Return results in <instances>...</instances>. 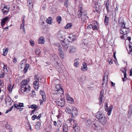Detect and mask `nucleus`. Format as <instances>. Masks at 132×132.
Segmentation results:
<instances>
[{
  "mask_svg": "<svg viewBox=\"0 0 132 132\" xmlns=\"http://www.w3.org/2000/svg\"><path fill=\"white\" fill-rule=\"evenodd\" d=\"M29 80V79L28 78L26 80H23L22 81V82L23 83L21 85V90L22 93H23L24 92L28 93L29 92L30 87L27 83Z\"/></svg>",
  "mask_w": 132,
  "mask_h": 132,
  "instance_id": "f257e3e1",
  "label": "nucleus"
},
{
  "mask_svg": "<svg viewBox=\"0 0 132 132\" xmlns=\"http://www.w3.org/2000/svg\"><path fill=\"white\" fill-rule=\"evenodd\" d=\"M65 111L67 113H71L72 117H75L78 115V111L77 109L74 106H72L71 109L68 107H67Z\"/></svg>",
  "mask_w": 132,
  "mask_h": 132,
  "instance_id": "f03ea898",
  "label": "nucleus"
},
{
  "mask_svg": "<svg viewBox=\"0 0 132 132\" xmlns=\"http://www.w3.org/2000/svg\"><path fill=\"white\" fill-rule=\"evenodd\" d=\"M55 85V87L54 89L55 92L53 93V94L54 95L59 94L61 96V95L63 93V91L62 88L61 87L60 84H58Z\"/></svg>",
  "mask_w": 132,
  "mask_h": 132,
  "instance_id": "7ed1b4c3",
  "label": "nucleus"
},
{
  "mask_svg": "<svg viewBox=\"0 0 132 132\" xmlns=\"http://www.w3.org/2000/svg\"><path fill=\"white\" fill-rule=\"evenodd\" d=\"M108 71H106L104 74L102 81V86L104 87V88H106V85L108 83Z\"/></svg>",
  "mask_w": 132,
  "mask_h": 132,
  "instance_id": "20e7f679",
  "label": "nucleus"
},
{
  "mask_svg": "<svg viewBox=\"0 0 132 132\" xmlns=\"http://www.w3.org/2000/svg\"><path fill=\"white\" fill-rule=\"evenodd\" d=\"M79 9L78 12L79 18L81 16H83L87 15V13L86 11H83V9L81 5H79Z\"/></svg>",
  "mask_w": 132,
  "mask_h": 132,
  "instance_id": "39448f33",
  "label": "nucleus"
},
{
  "mask_svg": "<svg viewBox=\"0 0 132 132\" xmlns=\"http://www.w3.org/2000/svg\"><path fill=\"white\" fill-rule=\"evenodd\" d=\"M34 78L36 80L33 82L34 87L35 89H36V90H37L39 87V76L38 75H35L34 76Z\"/></svg>",
  "mask_w": 132,
  "mask_h": 132,
  "instance_id": "423d86ee",
  "label": "nucleus"
},
{
  "mask_svg": "<svg viewBox=\"0 0 132 132\" xmlns=\"http://www.w3.org/2000/svg\"><path fill=\"white\" fill-rule=\"evenodd\" d=\"M60 43L63 47V49L65 51H67L69 46L68 42L65 39V40L60 42Z\"/></svg>",
  "mask_w": 132,
  "mask_h": 132,
  "instance_id": "0eeeda50",
  "label": "nucleus"
},
{
  "mask_svg": "<svg viewBox=\"0 0 132 132\" xmlns=\"http://www.w3.org/2000/svg\"><path fill=\"white\" fill-rule=\"evenodd\" d=\"M108 104L107 103H105V110L106 111H108L107 114L108 115H110L111 113V111L113 108V106L112 105H111L109 106V108H108Z\"/></svg>",
  "mask_w": 132,
  "mask_h": 132,
  "instance_id": "6e6552de",
  "label": "nucleus"
},
{
  "mask_svg": "<svg viewBox=\"0 0 132 132\" xmlns=\"http://www.w3.org/2000/svg\"><path fill=\"white\" fill-rule=\"evenodd\" d=\"M105 116L103 114L102 112L100 111L97 112L96 114V117L98 119V121Z\"/></svg>",
  "mask_w": 132,
  "mask_h": 132,
  "instance_id": "1a4fd4ad",
  "label": "nucleus"
},
{
  "mask_svg": "<svg viewBox=\"0 0 132 132\" xmlns=\"http://www.w3.org/2000/svg\"><path fill=\"white\" fill-rule=\"evenodd\" d=\"M56 100V101H55L57 105L61 107L64 106L65 104L64 100H58L57 101V100Z\"/></svg>",
  "mask_w": 132,
  "mask_h": 132,
  "instance_id": "9d476101",
  "label": "nucleus"
},
{
  "mask_svg": "<svg viewBox=\"0 0 132 132\" xmlns=\"http://www.w3.org/2000/svg\"><path fill=\"white\" fill-rule=\"evenodd\" d=\"M129 32V30L128 29L125 27L122 28L121 29L120 33L121 34L125 35H127Z\"/></svg>",
  "mask_w": 132,
  "mask_h": 132,
  "instance_id": "9b49d317",
  "label": "nucleus"
},
{
  "mask_svg": "<svg viewBox=\"0 0 132 132\" xmlns=\"http://www.w3.org/2000/svg\"><path fill=\"white\" fill-rule=\"evenodd\" d=\"M76 36L75 35H74L73 34H71L68 37L67 40L69 42H71L76 39Z\"/></svg>",
  "mask_w": 132,
  "mask_h": 132,
  "instance_id": "f8f14e48",
  "label": "nucleus"
},
{
  "mask_svg": "<svg viewBox=\"0 0 132 132\" xmlns=\"http://www.w3.org/2000/svg\"><path fill=\"white\" fill-rule=\"evenodd\" d=\"M102 125H105L106 124L107 121L106 118L105 116L98 121Z\"/></svg>",
  "mask_w": 132,
  "mask_h": 132,
  "instance_id": "ddd939ff",
  "label": "nucleus"
},
{
  "mask_svg": "<svg viewBox=\"0 0 132 132\" xmlns=\"http://www.w3.org/2000/svg\"><path fill=\"white\" fill-rule=\"evenodd\" d=\"M10 7L8 6H4L3 8L1 9L4 14H6L9 12Z\"/></svg>",
  "mask_w": 132,
  "mask_h": 132,
  "instance_id": "4468645a",
  "label": "nucleus"
},
{
  "mask_svg": "<svg viewBox=\"0 0 132 132\" xmlns=\"http://www.w3.org/2000/svg\"><path fill=\"white\" fill-rule=\"evenodd\" d=\"M9 19L8 17H6L2 19L1 22V26L2 27H3L5 24V22L7 21Z\"/></svg>",
  "mask_w": 132,
  "mask_h": 132,
  "instance_id": "2eb2a0df",
  "label": "nucleus"
},
{
  "mask_svg": "<svg viewBox=\"0 0 132 132\" xmlns=\"http://www.w3.org/2000/svg\"><path fill=\"white\" fill-rule=\"evenodd\" d=\"M5 102L7 105L11 106L14 103V102L12 100H5Z\"/></svg>",
  "mask_w": 132,
  "mask_h": 132,
  "instance_id": "dca6fc26",
  "label": "nucleus"
},
{
  "mask_svg": "<svg viewBox=\"0 0 132 132\" xmlns=\"http://www.w3.org/2000/svg\"><path fill=\"white\" fill-rule=\"evenodd\" d=\"M119 24L122 27L125 28V24L124 23V21L123 19L121 18H120L118 21Z\"/></svg>",
  "mask_w": 132,
  "mask_h": 132,
  "instance_id": "f3484780",
  "label": "nucleus"
},
{
  "mask_svg": "<svg viewBox=\"0 0 132 132\" xmlns=\"http://www.w3.org/2000/svg\"><path fill=\"white\" fill-rule=\"evenodd\" d=\"M76 48L73 46H70L69 52L70 53H73L76 50Z\"/></svg>",
  "mask_w": 132,
  "mask_h": 132,
  "instance_id": "a211bd4d",
  "label": "nucleus"
},
{
  "mask_svg": "<svg viewBox=\"0 0 132 132\" xmlns=\"http://www.w3.org/2000/svg\"><path fill=\"white\" fill-rule=\"evenodd\" d=\"M87 67L86 63L83 62L82 64V66L81 67V69L83 71H86L87 70Z\"/></svg>",
  "mask_w": 132,
  "mask_h": 132,
  "instance_id": "6ab92c4d",
  "label": "nucleus"
},
{
  "mask_svg": "<svg viewBox=\"0 0 132 132\" xmlns=\"http://www.w3.org/2000/svg\"><path fill=\"white\" fill-rule=\"evenodd\" d=\"M80 18H81V21L83 23L85 22L88 18L87 15L83 16H80Z\"/></svg>",
  "mask_w": 132,
  "mask_h": 132,
  "instance_id": "aec40b11",
  "label": "nucleus"
},
{
  "mask_svg": "<svg viewBox=\"0 0 132 132\" xmlns=\"http://www.w3.org/2000/svg\"><path fill=\"white\" fill-rule=\"evenodd\" d=\"M73 129L75 132H79L80 130V127L75 123L73 125Z\"/></svg>",
  "mask_w": 132,
  "mask_h": 132,
  "instance_id": "412c9836",
  "label": "nucleus"
},
{
  "mask_svg": "<svg viewBox=\"0 0 132 132\" xmlns=\"http://www.w3.org/2000/svg\"><path fill=\"white\" fill-rule=\"evenodd\" d=\"M41 125V123L39 121L37 122L36 123L35 127L36 129L38 130L39 129Z\"/></svg>",
  "mask_w": 132,
  "mask_h": 132,
  "instance_id": "4be33fe9",
  "label": "nucleus"
},
{
  "mask_svg": "<svg viewBox=\"0 0 132 132\" xmlns=\"http://www.w3.org/2000/svg\"><path fill=\"white\" fill-rule=\"evenodd\" d=\"M51 59L52 60L55 61L58 59V57L56 55H52L51 56Z\"/></svg>",
  "mask_w": 132,
  "mask_h": 132,
  "instance_id": "5701e85b",
  "label": "nucleus"
},
{
  "mask_svg": "<svg viewBox=\"0 0 132 132\" xmlns=\"http://www.w3.org/2000/svg\"><path fill=\"white\" fill-rule=\"evenodd\" d=\"M79 59H75L74 60V65L76 67H78L79 66Z\"/></svg>",
  "mask_w": 132,
  "mask_h": 132,
  "instance_id": "b1692460",
  "label": "nucleus"
},
{
  "mask_svg": "<svg viewBox=\"0 0 132 132\" xmlns=\"http://www.w3.org/2000/svg\"><path fill=\"white\" fill-rule=\"evenodd\" d=\"M100 4L98 3H96L95 4L94 7L97 11H98L100 9Z\"/></svg>",
  "mask_w": 132,
  "mask_h": 132,
  "instance_id": "393cba45",
  "label": "nucleus"
},
{
  "mask_svg": "<svg viewBox=\"0 0 132 132\" xmlns=\"http://www.w3.org/2000/svg\"><path fill=\"white\" fill-rule=\"evenodd\" d=\"M52 18L51 17H49L46 20V22L47 23L51 24L52 23Z\"/></svg>",
  "mask_w": 132,
  "mask_h": 132,
  "instance_id": "a878e982",
  "label": "nucleus"
},
{
  "mask_svg": "<svg viewBox=\"0 0 132 132\" xmlns=\"http://www.w3.org/2000/svg\"><path fill=\"white\" fill-rule=\"evenodd\" d=\"M24 19H22V24H21L20 29H23L24 30Z\"/></svg>",
  "mask_w": 132,
  "mask_h": 132,
  "instance_id": "bb28decb",
  "label": "nucleus"
},
{
  "mask_svg": "<svg viewBox=\"0 0 132 132\" xmlns=\"http://www.w3.org/2000/svg\"><path fill=\"white\" fill-rule=\"evenodd\" d=\"M56 20L59 24L60 23L62 20L61 17L60 16H58L56 18Z\"/></svg>",
  "mask_w": 132,
  "mask_h": 132,
  "instance_id": "cd10ccee",
  "label": "nucleus"
},
{
  "mask_svg": "<svg viewBox=\"0 0 132 132\" xmlns=\"http://www.w3.org/2000/svg\"><path fill=\"white\" fill-rule=\"evenodd\" d=\"M68 127L67 125H63V132H68Z\"/></svg>",
  "mask_w": 132,
  "mask_h": 132,
  "instance_id": "c85d7f7f",
  "label": "nucleus"
},
{
  "mask_svg": "<svg viewBox=\"0 0 132 132\" xmlns=\"http://www.w3.org/2000/svg\"><path fill=\"white\" fill-rule=\"evenodd\" d=\"M29 67V64H27L26 65H25L24 68L23 70L24 73H26L27 72Z\"/></svg>",
  "mask_w": 132,
  "mask_h": 132,
  "instance_id": "c756f323",
  "label": "nucleus"
},
{
  "mask_svg": "<svg viewBox=\"0 0 132 132\" xmlns=\"http://www.w3.org/2000/svg\"><path fill=\"white\" fill-rule=\"evenodd\" d=\"M27 2L28 5L30 6H32L33 3L32 0H27Z\"/></svg>",
  "mask_w": 132,
  "mask_h": 132,
  "instance_id": "7c9ffc66",
  "label": "nucleus"
},
{
  "mask_svg": "<svg viewBox=\"0 0 132 132\" xmlns=\"http://www.w3.org/2000/svg\"><path fill=\"white\" fill-rule=\"evenodd\" d=\"M59 56L61 59H63L64 58V55L63 52H60L59 53Z\"/></svg>",
  "mask_w": 132,
  "mask_h": 132,
  "instance_id": "2f4dec72",
  "label": "nucleus"
},
{
  "mask_svg": "<svg viewBox=\"0 0 132 132\" xmlns=\"http://www.w3.org/2000/svg\"><path fill=\"white\" fill-rule=\"evenodd\" d=\"M72 26V24L71 23L67 24V25L65 27V29H67L68 28H70Z\"/></svg>",
  "mask_w": 132,
  "mask_h": 132,
  "instance_id": "473e14b6",
  "label": "nucleus"
},
{
  "mask_svg": "<svg viewBox=\"0 0 132 132\" xmlns=\"http://www.w3.org/2000/svg\"><path fill=\"white\" fill-rule=\"evenodd\" d=\"M8 50L9 49L7 48H6V49H3V55L4 56H5L6 55Z\"/></svg>",
  "mask_w": 132,
  "mask_h": 132,
  "instance_id": "72a5a7b5",
  "label": "nucleus"
},
{
  "mask_svg": "<svg viewBox=\"0 0 132 132\" xmlns=\"http://www.w3.org/2000/svg\"><path fill=\"white\" fill-rule=\"evenodd\" d=\"M108 18L107 17V16L105 15L104 20V23L105 25H107L108 23Z\"/></svg>",
  "mask_w": 132,
  "mask_h": 132,
  "instance_id": "f704fd0d",
  "label": "nucleus"
},
{
  "mask_svg": "<svg viewBox=\"0 0 132 132\" xmlns=\"http://www.w3.org/2000/svg\"><path fill=\"white\" fill-rule=\"evenodd\" d=\"M30 108L32 109H36L37 108V106L35 104H32L30 105V106L29 107V108Z\"/></svg>",
  "mask_w": 132,
  "mask_h": 132,
  "instance_id": "c9c22d12",
  "label": "nucleus"
},
{
  "mask_svg": "<svg viewBox=\"0 0 132 132\" xmlns=\"http://www.w3.org/2000/svg\"><path fill=\"white\" fill-rule=\"evenodd\" d=\"M57 47L58 48V50L59 51V53L60 52H63L62 48L60 46V44H57Z\"/></svg>",
  "mask_w": 132,
  "mask_h": 132,
  "instance_id": "e433bc0d",
  "label": "nucleus"
},
{
  "mask_svg": "<svg viewBox=\"0 0 132 132\" xmlns=\"http://www.w3.org/2000/svg\"><path fill=\"white\" fill-rule=\"evenodd\" d=\"M13 86H12L10 84L9 85L7 88L8 90L10 92H12V90L13 88Z\"/></svg>",
  "mask_w": 132,
  "mask_h": 132,
  "instance_id": "4c0bfd02",
  "label": "nucleus"
},
{
  "mask_svg": "<svg viewBox=\"0 0 132 132\" xmlns=\"http://www.w3.org/2000/svg\"><path fill=\"white\" fill-rule=\"evenodd\" d=\"M67 100V101L71 104H73L74 103V101H73V100Z\"/></svg>",
  "mask_w": 132,
  "mask_h": 132,
  "instance_id": "58836bf2",
  "label": "nucleus"
},
{
  "mask_svg": "<svg viewBox=\"0 0 132 132\" xmlns=\"http://www.w3.org/2000/svg\"><path fill=\"white\" fill-rule=\"evenodd\" d=\"M30 96L33 97L36 96L34 90H32V93L30 94Z\"/></svg>",
  "mask_w": 132,
  "mask_h": 132,
  "instance_id": "ea45409f",
  "label": "nucleus"
},
{
  "mask_svg": "<svg viewBox=\"0 0 132 132\" xmlns=\"http://www.w3.org/2000/svg\"><path fill=\"white\" fill-rule=\"evenodd\" d=\"M107 61L109 62V64H111L113 63V60L111 59L108 58Z\"/></svg>",
  "mask_w": 132,
  "mask_h": 132,
  "instance_id": "a19ab883",
  "label": "nucleus"
},
{
  "mask_svg": "<svg viewBox=\"0 0 132 132\" xmlns=\"http://www.w3.org/2000/svg\"><path fill=\"white\" fill-rule=\"evenodd\" d=\"M42 98L45 99L46 98V95L44 91H42Z\"/></svg>",
  "mask_w": 132,
  "mask_h": 132,
  "instance_id": "79ce46f5",
  "label": "nucleus"
},
{
  "mask_svg": "<svg viewBox=\"0 0 132 132\" xmlns=\"http://www.w3.org/2000/svg\"><path fill=\"white\" fill-rule=\"evenodd\" d=\"M54 84H55V85H58V84H60V81L58 79H56L55 80H54Z\"/></svg>",
  "mask_w": 132,
  "mask_h": 132,
  "instance_id": "37998d69",
  "label": "nucleus"
},
{
  "mask_svg": "<svg viewBox=\"0 0 132 132\" xmlns=\"http://www.w3.org/2000/svg\"><path fill=\"white\" fill-rule=\"evenodd\" d=\"M31 119L33 120H34L35 119H38V117L37 115H34L32 116Z\"/></svg>",
  "mask_w": 132,
  "mask_h": 132,
  "instance_id": "c03bdc74",
  "label": "nucleus"
},
{
  "mask_svg": "<svg viewBox=\"0 0 132 132\" xmlns=\"http://www.w3.org/2000/svg\"><path fill=\"white\" fill-rule=\"evenodd\" d=\"M132 110H129L128 111V117H130L131 116L132 114Z\"/></svg>",
  "mask_w": 132,
  "mask_h": 132,
  "instance_id": "a18cd8bd",
  "label": "nucleus"
},
{
  "mask_svg": "<svg viewBox=\"0 0 132 132\" xmlns=\"http://www.w3.org/2000/svg\"><path fill=\"white\" fill-rule=\"evenodd\" d=\"M66 99H73L67 94H66Z\"/></svg>",
  "mask_w": 132,
  "mask_h": 132,
  "instance_id": "49530a36",
  "label": "nucleus"
},
{
  "mask_svg": "<svg viewBox=\"0 0 132 132\" xmlns=\"http://www.w3.org/2000/svg\"><path fill=\"white\" fill-rule=\"evenodd\" d=\"M69 0H65L64 2V5L66 6H67L69 3Z\"/></svg>",
  "mask_w": 132,
  "mask_h": 132,
  "instance_id": "de8ad7c7",
  "label": "nucleus"
},
{
  "mask_svg": "<svg viewBox=\"0 0 132 132\" xmlns=\"http://www.w3.org/2000/svg\"><path fill=\"white\" fill-rule=\"evenodd\" d=\"M3 70L5 72L6 71L8 72V70L7 68V66L6 65H4L3 67Z\"/></svg>",
  "mask_w": 132,
  "mask_h": 132,
  "instance_id": "09e8293b",
  "label": "nucleus"
},
{
  "mask_svg": "<svg viewBox=\"0 0 132 132\" xmlns=\"http://www.w3.org/2000/svg\"><path fill=\"white\" fill-rule=\"evenodd\" d=\"M92 28L93 30H97V26H96L95 24L93 26H92Z\"/></svg>",
  "mask_w": 132,
  "mask_h": 132,
  "instance_id": "8fccbe9b",
  "label": "nucleus"
},
{
  "mask_svg": "<svg viewBox=\"0 0 132 132\" xmlns=\"http://www.w3.org/2000/svg\"><path fill=\"white\" fill-rule=\"evenodd\" d=\"M30 42L31 45L32 46H33L34 45V41H32V40H30Z\"/></svg>",
  "mask_w": 132,
  "mask_h": 132,
  "instance_id": "3c124183",
  "label": "nucleus"
},
{
  "mask_svg": "<svg viewBox=\"0 0 132 132\" xmlns=\"http://www.w3.org/2000/svg\"><path fill=\"white\" fill-rule=\"evenodd\" d=\"M103 90H102L101 92L100 96V99H102L103 98V96L102 95V94H103Z\"/></svg>",
  "mask_w": 132,
  "mask_h": 132,
  "instance_id": "603ef678",
  "label": "nucleus"
},
{
  "mask_svg": "<svg viewBox=\"0 0 132 132\" xmlns=\"http://www.w3.org/2000/svg\"><path fill=\"white\" fill-rule=\"evenodd\" d=\"M123 35H121L120 36V38L121 39H123L124 40L125 39V38H124L125 36L126 37L127 36V35H124L123 34Z\"/></svg>",
  "mask_w": 132,
  "mask_h": 132,
  "instance_id": "864d4df0",
  "label": "nucleus"
},
{
  "mask_svg": "<svg viewBox=\"0 0 132 132\" xmlns=\"http://www.w3.org/2000/svg\"><path fill=\"white\" fill-rule=\"evenodd\" d=\"M19 107H24V104L23 103H19Z\"/></svg>",
  "mask_w": 132,
  "mask_h": 132,
  "instance_id": "5fc2aeb1",
  "label": "nucleus"
},
{
  "mask_svg": "<svg viewBox=\"0 0 132 132\" xmlns=\"http://www.w3.org/2000/svg\"><path fill=\"white\" fill-rule=\"evenodd\" d=\"M59 39L60 41V42H62V41L65 40L66 39L64 38H63V37H61V38H60V39Z\"/></svg>",
  "mask_w": 132,
  "mask_h": 132,
  "instance_id": "6e6d98bb",
  "label": "nucleus"
},
{
  "mask_svg": "<svg viewBox=\"0 0 132 132\" xmlns=\"http://www.w3.org/2000/svg\"><path fill=\"white\" fill-rule=\"evenodd\" d=\"M43 52L45 54H47L48 53V50L46 49L45 50L44 49L43 50Z\"/></svg>",
  "mask_w": 132,
  "mask_h": 132,
  "instance_id": "4d7b16f0",
  "label": "nucleus"
},
{
  "mask_svg": "<svg viewBox=\"0 0 132 132\" xmlns=\"http://www.w3.org/2000/svg\"><path fill=\"white\" fill-rule=\"evenodd\" d=\"M86 77L84 76H82L81 77V80L83 81L85 79Z\"/></svg>",
  "mask_w": 132,
  "mask_h": 132,
  "instance_id": "13d9d810",
  "label": "nucleus"
},
{
  "mask_svg": "<svg viewBox=\"0 0 132 132\" xmlns=\"http://www.w3.org/2000/svg\"><path fill=\"white\" fill-rule=\"evenodd\" d=\"M4 73H2V74H0V78H3L4 76Z\"/></svg>",
  "mask_w": 132,
  "mask_h": 132,
  "instance_id": "bf43d9fd",
  "label": "nucleus"
},
{
  "mask_svg": "<svg viewBox=\"0 0 132 132\" xmlns=\"http://www.w3.org/2000/svg\"><path fill=\"white\" fill-rule=\"evenodd\" d=\"M92 27V25L91 24H90L87 27V28L88 29H91Z\"/></svg>",
  "mask_w": 132,
  "mask_h": 132,
  "instance_id": "052dcab7",
  "label": "nucleus"
},
{
  "mask_svg": "<svg viewBox=\"0 0 132 132\" xmlns=\"http://www.w3.org/2000/svg\"><path fill=\"white\" fill-rule=\"evenodd\" d=\"M86 39H85L84 40V41L83 42V43H82V45H84L85 46L87 45V43L86 42L85 43V42L86 41Z\"/></svg>",
  "mask_w": 132,
  "mask_h": 132,
  "instance_id": "680f3d73",
  "label": "nucleus"
},
{
  "mask_svg": "<svg viewBox=\"0 0 132 132\" xmlns=\"http://www.w3.org/2000/svg\"><path fill=\"white\" fill-rule=\"evenodd\" d=\"M13 105H14V108H17V107H19V105L15 103H13Z\"/></svg>",
  "mask_w": 132,
  "mask_h": 132,
  "instance_id": "e2e57ef3",
  "label": "nucleus"
},
{
  "mask_svg": "<svg viewBox=\"0 0 132 132\" xmlns=\"http://www.w3.org/2000/svg\"><path fill=\"white\" fill-rule=\"evenodd\" d=\"M45 42L44 38L42 36V44H44Z\"/></svg>",
  "mask_w": 132,
  "mask_h": 132,
  "instance_id": "0e129e2a",
  "label": "nucleus"
},
{
  "mask_svg": "<svg viewBox=\"0 0 132 132\" xmlns=\"http://www.w3.org/2000/svg\"><path fill=\"white\" fill-rule=\"evenodd\" d=\"M36 109H34V110H33L31 112V114L30 115H31L32 114H34V112L36 110Z\"/></svg>",
  "mask_w": 132,
  "mask_h": 132,
  "instance_id": "69168bd1",
  "label": "nucleus"
},
{
  "mask_svg": "<svg viewBox=\"0 0 132 132\" xmlns=\"http://www.w3.org/2000/svg\"><path fill=\"white\" fill-rule=\"evenodd\" d=\"M73 120L72 119L70 118L69 119L67 120V121L68 123H70Z\"/></svg>",
  "mask_w": 132,
  "mask_h": 132,
  "instance_id": "338daca9",
  "label": "nucleus"
},
{
  "mask_svg": "<svg viewBox=\"0 0 132 132\" xmlns=\"http://www.w3.org/2000/svg\"><path fill=\"white\" fill-rule=\"evenodd\" d=\"M17 60H16V59L15 57H14L13 60V62L14 63H15L17 62Z\"/></svg>",
  "mask_w": 132,
  "mask_h": 132,
  "instance_id": "774afa93",
  "label": "nucleus"
}]
</instances>
